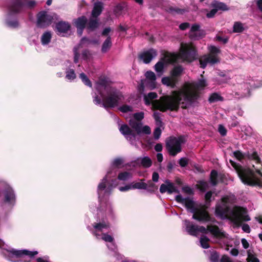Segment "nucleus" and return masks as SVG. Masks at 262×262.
Instances as JSON below:
<instances>
[{
  "mask_svg": "<svg viewBox=\"0 0 262 262\" xmlns=\"http://www.w3.org/2000/svg\"><path fill=\"white\" fill-rule=\"evenodd\" d=\"M208 85L206 79L202 74L196 81L186 83L179 90L172 91L174 97H170L165 102L166 107L171 110H178L181 106L188 108L193 106L199 97L198 91L203 90Z\"/></svg>",
  "mask_w": 262,
  "mask_h": 262,
  "instance_id": "nucleus-1",
  "label": "nucleus"
},
{
  "mask_svg": "<svg viewBox=\"0 0 262 262\" xmlns=\"http://www.w3.org/2000/svg\"><path fill=\"white\" fill-rule=\"evenodd\" d=\"M95 89L97 92L92 93L93 102L106 109L117 106L123 98L122 93L110 86L106 77L100 78L95 83Z\"/></svg>",
  "mask_w": 262,
  "mask_h": 262,
  "instance_id": "nucleus-2",
  "label": "nucleus"
},
{
  "mask_svg": "<svg viewBox=\"0 0 262 262\" xmlns=\"http://www.w3.org/2000/svg\"><path fill=\"white\" fill-rule=\"evenodd\" d=\"M229 197L222 198L221 202L218 203L215 207V215L221 219H228L236 225H239L243 221H249L251 220L247 214L246 208L239 206H234L230 209L228 205Z\"/></svg>",
  "mask_w": 262,
  "mask_h": 262,
  "instance_id": "nucleus-3",
  "label": "nucleus"
},
{
  "mask_svg": "<svg viewBox=\"0 0 262 262\" xmlns=\"http://www.w3.org/2000/svg\"><path fill=\"white\" fill-rule=\"evenodd\" d=\"M7 7L8 13L5 19L6 25L11 28H17L19 22L16 16V14L24 13L34 8L36 2L29 0H9Z\"/></svg>",
  "mask_w": 262,
  "mask_h": 262,
  "instance_id": "nucleus-4",
  "label": "nucleus"
},
{
  "mask_svg": "<svg viewBox=\"0 0 262 262\" xmlns=\"http://www.w3.org/2000/svg\"><path fill=\"white\" fill-rule=\"evenodd\" d=\"M124 162V159L121 157L114 158L111 161L110 167L105 176L98 185L97 193L99 198L103 195H108L111 193L113 188L115 187L113 184L116 182V180L113 178L116 177L117 169L121 168Z\"/></svg>",
  "mask_w": 262,
  "mask_h": 262,
  "instance_id": "nucleus-5",
  "label": "nucleus"
},
{
  "mask_svg": "<svg viewBox=\"0 0 262 262\" xmlns=\"http://www.w3.org/2000/svg\"><path fill=\"white\" fill-rule=\"evenodd\" d=\"M232 165L235 168L239 178L242 182L245 185L250 186H257L262 187V173L260 172L258 166H253L256 170V172L253 170L244 168L242 167H238L236 164L230 160Z\"/></svg>",
  "mask_w": 262,
  "mask_h": 262,
  "instance_id": "nucleus-6",
  "label": "nucleus"
},
{
  "mask_svg": "<svg viewBox=\"0 0 262 262\" xmlns=\"http://www.w3.org/2000/svg\"><path fill=\"white\" fill-rule=\"evenodd\" d=\"M184 222L186 231L191 235L197 236L198 232L207 233L209 231L216 237H221L224 236V234L221 232L216 226L209 225L206 228L204 226L195 225L188 220H185Z\"/></svg>",
  "mask_w": 262,
  "mask_h": 262,
  "instance_id": "nucleus-7",
  "label": "nucleus"
},
{
  "mask_svg": "<svg viewBox=\"0 0 262 262\" xmlns=\"http://www.w3.org/2000/svg\"><path fill=\"white\" fill-rule=\"evenodd\" d=\"M109 227V223L106 219L102 218L101 220H97V222L94 223L93 227L88 226L87 229L97 239H101L107 244L114 240V238L111 235L104 233L108 230Z\"/></svg>",
  "mask_w": 262,
  "mask_h": 262,
  "instance_id": "nucleus-8",
  "label": "nucleus"
},
{
  "mask_svg": "<svg viewBox=\"0 0 262 262\" xmlns=\"http://www.w3.org/2000/svg\"><path fill=\"white\" fill-rule=\"evenodd\" d=\"M183 205H185L189 211L193 213L192 219L202 222H206L210 220V216L206 210H199L197 211H195L193 201L188 198H187Z\"/></svg>",
  "mask_w": 262,
  "mask_h": 262,
  "instance_id": "nucleus-9",
  "label": "nucleus"
},
{
  "mask_svg": "<svg viewBox=\"0 0 262 262\" xmlns=\"http://www.w3.org/2000/svg\"><path fill=\"white\" fill-rule=\"evenodd\" d=\"M184 143L183 137H170L166 141V148L170 155L175 156L181 151L182 145Z\"/></svg>",
  "mask_w": 262,
  "mask_h": 262,
  "instance_id": "nucleus-10",
  "label": "nucleus"
},
{
  "mask_svg": "<svg viewBox=\"0 0 262 262\" xmlns=\"http://www.w3.org/2000/svg\"><path fill=\"white\" fill-rule=\"evenodd\" d=\"M158 95L155 92H150L147 95L144 96V101L145 104L146 105H150L152 104V107L154 109L159 110L162 112H165L167 110H170L169 108H165L163 110L164 107H166L165 102L170 97H174V96L172 94V96H167L163 101L161 102L159 100H153L154 99L157 98Z\"/></svg>",
  "mask_w": 262,
  "mask_h": 262,
  "instance_id": "nucleus-11",
  "label": "nucleus"
},
{
  "mask_svg": "<svg viewBox=\"0 0 262 262\" xmlns=\"http://www.w3.org/2000/svg\"><path fill=\"white\" fill-rule=\"evenodd\" d=\"M2 202L8 208L12 209L16 203V194L14 189L9 184L5 185L2 190Z\"/></svg>",
  "mask_w": 262,
  "mask_h": 262,
  "instance_id": "nucleus-12",
  "label": "nucleus"
},
{
  "mask_svg": "<svg viewBox=\"0 0 262 262\" xmlns=\"http://www.w3.org/2000/svg\"><path fill=\"white\" fill-rule=\"evenodd\" d=\"M209 54L204 55L200 59V67L205 69L207 64L213 65L219 62L217 55L220 53V50L215 46H211L208 47Z\"/></svg>",
  "mask_w": 262,
  "mask_h": 262,
  "instance_id": "nucleus-13",
  "label": "nucleus"
},
{
  "mask_svg": "<svg viewBox=\"0 0 262 262\" xmlns=\"http://www.w3.org/2000/svg\"><path fill=\"white\" fill-rule=\"evenodd\" d=\"M179 56L184 61L191 62L196 58L195 49L192 45L181 43Z\"/></svg>",
  "mask_w": 262,
  "mask_h": 262,
  "instance_id": "nucleus-14",
  "label": "nucleus"
},
{
  "mask_svg": "<svg viewBox=\"0 0 262 262\" xmlns=\"http://www.w3.org/2000/svg\"><path fill=\"white\" fill-rule=\"evenodd\" d=\"M110 194L111 193L108 195H103L101 198H99V196H98V199L101 204V208H97L98 215L100 216L103 213H104L105 216L111 219L114 217V215L112 205L110 202L107 201V199ZM98 195H99L98 194Z\"/></svg>",
  "mask_w": 262,
  "mask_h": 262,
  "instance_id": "nucleus-15",
  "label": "nucleus"
},
{
  "mask_svg": "<svg viewBox=\"0 0 262 262\" xmlns=\"http://www.w3.org/2000/svg\"><path fill=\"white\" fill-rule=\"evenodd\" d=\"M233 155L237 159L241 161L244 158L245 156L246 155V154L243 153L239 150H236L233 152ZM247 155H248V159L253 160L256 164L261 165V159L258 156L257 152H248L247 154Z\"/></svg>",
  "mask_w": 262,
  "mask_h": 262,
  "instance_id": "nucleus-16",
  "label": "nucleus"
},
{
  "mask_svg": "<svg viewBox=\"0 0 262 262\" xmlns=\"http://www.w3.org/2000/svg\"><path fill=\"white\" fill-rule=\"evenodd\" d=\"M53 20V17L46 11L40 12L37 15V26L39 28H44L50 25Z\"/></svg>",
  "mask_w": 262,
  "mask_h": 262,
  "instance_id": "nucleus-17",
  "label": "nucleus"
},
{
  "mask_svg": "<svg viewBox=\"0 0 262 262\" xmlns=\"http://www.w3.org/2000/svg\"><path fill=\"white\" fill-rule=\"evenodd\" d=\"M200 25L198 24H194L192 25L189 32V36L191 39L198 40L205 36L204 30H200Z\"/></svg>",
  "mask_w": 262,
  "mask_h": 262,
  "instance_id": "nucleus-18",
  "label": "nucleus"
},
{
  "mask_svg": "<svg viewBox=\"0 0 262 262\" xmlns=\"http://www.w3.org/2000/svg\"><path fill=\"white\" fill-rule=\"evenodd\" d=\"M7 252L9 255L15 256L17 257H20L23 256H28L29 257L32 258L38 253L37 251H30L27 250H18L14 249L7 250Z\"/></svg>",
  "mask_w": 262,
  "mask_h": 262,
  "instance_id": "nucleus-19",
  "label": "nucleus"
},
{
  "mask_svg": "<svg viewBox=\"0 0 262 262\" xmlns=\"http://www.w3.org/2000/svg\"><path fill=\"white\" fill-rule=\"evenodd\" d=\"M157 55V51L154 49H150L141 53L139 55V57L143 60L144 63L147 64L155 58Z\"/></svg>",
  "mask_w": 262,
  "mask_h": 262,
  "instance_id": "nucleus-20",
  "label": "nucleus"
},
{
  "mask_svg": "<svg viewBox=\"0 0 262 262\" xmlns=\"http://www.w3.org/2000/svg\"><path fill=\"white\" fill-rule=\"evenodd\" d=\"M87 23L88 19L84 16L79 17L73 20V23L77 28V33L79 36L82 35Z\"/></svg>",
  "mask_w": 262,
  "mask_h": 262,
  "instance_id": "nucleus-21",
  "label": "nucleus"
},
{
  "mask_svg": "<svg viewBox=\"0 0 262 262\" xmlns=\"http://www.w3.org/2000/svg\"><path fill=\"white\" fill-rule=\"evenodd\" d=\"M92 43V39H90L85 37H82L80 41L79 45L75 47L73 49V52H74V61L75 63H77L79 61V54L78 52V49L79 48V46L81 45H85L86 46L91 45Z\"/></svg>",
  "mask_w": 262,
  "mask_h": 262,
  "instance_id": "nucleus-22",
  "label": "nucleus"
},
{
  "mask_svg": "<svg viewBox=\"0 0 262 262\" xmlns=\"http://www.w3.org/2000/svg\"><path fill=\"white\" fill-rule=\"evenodd\" d=\"M134 162L137 165H141L144 168H149L152 165V161L151 159L147 156L144 157H138L134 161Z\"/></svg>",
  "mask_w": 262,
  "mask_h": 262,
  "instance_id": "nucleus-23",
  "label": "nucleus"
},
{
  "mask_svg": "<svg viewBox=\"0 0 262 262\" xmlns=\"http://www.w3.org/2000/svg\"><path fill=\"white\" fill-rule=\"evenodd\" d=\"M104 9V4L101 2H96L94 4V7L91 13V17L97 18L102 13Z\"/></svg>",
  "mask_w": 262,
  "mask_h": 262,
  "instance_id": "nucleus-24",
  "label": "nucleus"
},
{
  "mask_svg": "<svg viewBox=\"0 0 262 262\" xmlns=\"http://www.w3.org/2000/svg\"><path fill=\"white\" fill-rule=\"evenodd\" d=\"M52 38V33L50 31H45L40 36V40L43 47L49 46Z\"/></svg>",
  "mask_w": 262,
  "mask_h": 262,
  "instance_id": "nucleus-25",
  "label": "nucleus"
},
{
  "mask_svg": "<svg viewBox=\"0 0 262 262\" xmlns=\"http://www.w3.org/2000/svg\"><path fill=\"white\" fill-rule=\"evenodd\" d=\"M70 28V24L66 21H59L56 25V28L59 33H67Z\"/></svg>",
  "mask_w": 262,
  "mask_h": 262,
  "instance_id": "nucleus-26",
  "label": "nucleus"
},
{
  "mask_svg": "<svg viewBox=\"0 0 262 262\" xmlns=\"http://www.w3.org/2000/svg\"><path fill=\"white\" fill-rule=\"evenodd\" d=\"M162 83L171 89H174L178 82V79L174 77H164L162 78Z\"/></svg>",
  "mask_w": 262,
  "mask_h": 262,
  "instance_id": "nucleus-27",
  "label": "nucleus"
},
{
  "mask_svg": "<svg viewBox=\"0 0 262 262\" xmlns=\"http://www.w3.org/2000/svg\"><path fill=\"white\" fill-rule=\"evenodd\" d=\"M99 26V20L97 18L92 17L90 18L87 24L86 29L89 32L93 31Z\"/></svg>",
  "mask_w": 262,
  "mask_h": 262,
  "instance_id": "nucleus-28",
  "label": "nucleus"
},
{
  "mask_svg": "<svg viewBox=\"0 0 262 262\" xmlns=\"http://www.w3.org/2000/svg\"><path fill=\"white\" fill-rule=\"evenodd\" d=\"M211 7L214 9H216L217 12L219 10L226 11L229 9L227 6L224 3L216 1H214L212 2Z\"/></svg>",
  "mask_w": 262,
  "mask_h": 262,
  "instance_id": "nucleus-29",
  "label": "nucleus"
},
{
  "mask_svg": "<svg viewBox=\"0 0 262 262\" xmlns=\"http://www.w3.org/2000/svg\"><path fill=\"white\" fill-rule=\"evenodd\" d=\"M76 78V75L74 69L72 66L66 70V78L70 81H73Z\"/></svg>",
  "mask_w": 262,
  "mask_h": 262,
  "instance_id": "nucleus-30",
  "label": "nucleus"
},
{
  "mask_svg": "<svg viewBox=\"0 0 262 262\" xmlns=\"http://www.w3.org/2000/svg\"><path fill=\"white\" fill-rule=\"evenodd\" d=\"M112 45L111 37L108 36L102 44L101 48L102 52H106L111 48Z\"/></svg>",
  "mask_w": 262,
  "mask_h": 262,
  "instance_id": "nucleus-31",
  "label": "nucleus"
},
{
  "mask_svg": "<svg viewBox=\"0 0 262 262\" xmlns=\"http://www.w3.org/2000/svg\"><path fill=\"white\" fill-rule=\"evenodd\" d=\"M164 62L163 61H158L155 66V70L159 75H162L164 71Z\"/></svg>",
  "mask_w": 262,
  "mask_h": 262,
  "instance_id": "nucleus-32",
  "label": "nucleus"
},
{
  "mask_svg": "<svg viewBox=\"0 0 262 262\" xmlns=\"http://www.w3.org/2000/svg\"><path fill=\"white\" fill-rule=\"evenodd\" d=\"M209 241V239L208 237H207L205 235H202L200 237L199 242L200 243L201 246L202 248H203L204 249H207L209 247V243H208Z\"/></svg>",
  "mask_w": 262,
  "mask_h": 262,
  "instance_id": "nucleus-33",
  "label": "nucleus"
},
{
  "mask_svg": "<svg viewBox=\"0 0 262 262\" xmlns=\"http://www.w3.org/2000/svg\"><path fill=\"white\" fill-rule=\"evenodd\" d=\"M132 177V174L130 172L124 171L120 172L118 176V179L120 181H127Z\"/></svg>",
  "mask_w": 262,
  "mask_h": 262,
  "instance_id": "nucleus-34",
  "label": "nucleus"
},
{
  "mask_svg": "<svg viewBox=\"0 0 262 262\" xmlns=\"http://www.w3.org/2000/svg\"><path fill=\"white\" fill-rule=\"evenodd\" d=\"M79 78L82 80V82L86 86L92 88V84L88 76L83 73H81L79 75Z\"/></svg>",
  "mask_w": 262,
  "mask_h": 262,
  "instance_id": "nucleus-35",
  "label": "nucleus"
},
{
  "mask_svg": "<svg viewBox=\"0 0 262 262\" xmlns=\"http://www.w3.org/2000/svg\"><path fill=\"white\" fill-rule=\"evenodd\" d=\"M244 30L243 24L239 21L234 23L233 31L235 33H241Z\"/></svg>",
  "mask_w": 262,
  "mask_h": 262,
  "instance_id": "nucleus-36",
  "label": "nucleus"
},
{
  "mask_svg": "<svg viewBox=\"0 0 262 262\" xmlns=\"http://www.w3.org/2000/svg\"><path fill=\"white\" fill-rule=\"evenodd\" d=\"M223 100V98L220 94L216 93L212 94L209 98V101L210 103Z\"/></svg>",
  "mask_w": 262,
  "mask_h": 262,
  "instance_id": "nucleus-37",
  "label": "nucleus"
},
{
  "mask_svg": "<svg viewBox=\"0 0 262 262\" xmlns=\"http://www.w3.org/2000/svg\"><path fill=\"white\" fill-rule=\"evenodd\" d=\"M217 172L215 170H212L210 173V180L211 184L215 186L217 183Z\"/></svg>",
  "mask_w": 262,
  "mask_h": 262,
  "instance_id": "nucleus-38",
  "label": "nucleus"
},
{
  "mask_svg": "<svg viewBox=\"0 0 262 262\" xmlns=\"http://www.w3.org/2000/svg\"><path fill=\"white\" fill-rule=\"evenodd\" d=\"M183 71V69L181 66L175 67L171 72L172 77L176 78L179 76Z\"/></svg>",
  "mask_w": 262,
  "mask_h": 262,
  "instance_id": "nucleus-39",
  "label": "nucleus"
},
{
  "mask_svg": "<svg viewBox=\"0 0 262 262\" xmlns=\"http://www.w3.org/2000/svg\"><path fill=\"white\" fill-rule=\"evenodd\" d=\"M119 129L120 133L125 137L126 135H128V134L130 133V132L132 131L129 127L126 124L121 125Z\"/></svg>",
  "mask_w": 262,
  "mask_h": 262,
  "instance_id": "nucleus-40",
  "label": "nucleus"
},
{
  "mask_svg": "<svg viewBox=\"0 0 262 262\" xmlns=\"http://www.w3.org/2000/svg\"><path fill=\"white\" fill-rule=\"evenodd\" d=\"M107 248L112 251L114 252L115 254L116 255V258L118 257V255H120V254L117 253V247L116 244H115L114 241L113 242H111L106 244Z\"/></svg>",
  "mask_w": 262,
  "mask_h": 262,
  "instance_id": "nucleus-41",
  "label": "nucleus"
},
{
  "mask_svg": "<svg viewBox=\"0 0 262 262\" xmlns=\"http://www.w3.org/2000/svg\"><path fill=\"white\" fill-rule=\"evenodd\" d=\"M132 186V189H146L147 185L144 182H136Z\"/></svg>",
  "mask_w": 262,
  "mask_h": 262,
  "instance_id": "nucleus-42",
  "label": "nucleus"
},
{
  "mask_svg": "<svg viewBox=\"0 0 262 262\" xmlns=\"http://www.w3.org/2000/svg\"><path fill=\"white\" fill-rule=\"evenodd\" d=\"M166 183H167V193L168 194H171L173 192H178L177 189L175 186L172 183H170L168 181H166Z\"/></svg>",
  "mask_w": 262,
  "mask_h": 262,
  "instance_id": "nucleus-43",
  "label": "nucleus"
},
{
  "mask_svg": "<svg viewBox=\"0 0 262 262\" xmlns=\"http://www.w3.org/2000/svg\"><path fill=\"white\" fill-rule=\"evenodd\" d=\"M129 124L132 128L135 129V130L137 132V133L138 134H140V131L142 125L141 123L135 121H130L129 122Z\"/></svg>",
  "mask_w": 262,
  "mask_h": 262,
  "instance_id": "nucleus-44",
  "label": "nucleus"
},
{
  "mask_svg": "<svg viewBox=\"0 0 262 262\" xmlns=\"http://www.w3.org/2000/svg\"><path fill=\"white\" fill-rule=\"evenodd\" d=\"M124 9V6L122 4H118L115 7L114 12L116 16H119L122 14V11Z\"/></svg>",
  "mask_w": 262,
  "mask_h": 262,
  "instance_id": "nucleus-45",
  "label": "nucleus"
},
{
  "mask_svg": "<svg viewBox=\"0 0 262 262\" xmlns=\"http://www.w3.org/2000/svg\"><path fill=\"white\" fill-rule=\"evenodd\" d=\"M145 76L146 78L150 80L151 82H154L156 80V77L155 74L152 71H147L146 72Z\"/></svg>",
  "mask_w": 262,
  "mask_h": 262,
  "instance_id": "nucleus-46",
  "label": "nucleus"
},
{
  "mask_svg": "<svg viewBox=\"0 0 262 262\" xmlns=\"http://www.w3.org/2000/svg\"><path fill=\"white\" fill-rule=\"evenodd\" d=\"M168 12L172 14H182L184 12L183 9H181L176 7H170L168 9Z\"/></svg>",
  "mask_w": 262,
  "mask_h": 262,
  "instance_id": "nucleus-47",
  "label": "nucleus"
},
{
  "mask_svg": "<svg viewBox=\"0 0 262 262\" xmlns=\"http://www.w3.org/2000/svg\"><path fill=\"white\" fill-rule=\"evenodd\" d=\"M219 254L216 251L211 252L210 257V260L211 262H219Z\"/></svg>",
  "mask_w": 262,
  "mask_h": 262,
  "instance_id": "nucleus-48",
  "label": "nucleus"
},
{
  "mask_svg": "<svg viewBox=\"0 0 262 262\" xmlns=\"http://www.w3.org/2000/svg\"><path fill=\"white\" fill-rule=\"evenodd\" d=\"M119 110L122 113L130 112L133 110V107L128 105H123L120 106Z\"/></svg>",
  "mask_w": 262,
  "mask_h": 262,
  "instance_id": "nucleus-49",
  "label": "nucleus"
},
{
  "mask_svg": "<svg viewBox=\"0 0 262 262\" xmlns=\"http://www.w3.org/2000/svg\"><path fill=\"white\" fill-rule=\"evenodd\" d=\"M254 3H255L259 10L262 12V0H254L253 2H249L248 6H252Z\"/></svg>",
  "mask_w": 262,
  "mask_h": 262,
  "instance_id": "nucleus-50",
  "label": "nucleus"
},
{
  "mask_svg": "<svg viewBox=\"0 0 262 262\" xmlns=\"http://www.w3.org/2000/svg\"><path fill=\"white\" fill-rule=\"evenodd\" d=\"M143 133L146 135H149L151 134V129L149 126L147 125H145L144 126H142L141 125L140 134Z\"/></svg>",
  "mask_w": 262,
  "mask_h": 262,
  "instance_id": "nucleus-51",
  "label": "nucleus"
},
{
  "mask_svg": "<svg viewBox=\"0 0 262 262\" xmlns=\"http://www.w3.org/2000/svg\"><path fill=\"white\" fill-rule=\"evenodd\" d=\"M161 135V130L160 127H158L155 128L154 132V137L155 140H158Z\"/></svg>",
  "mask_w": 262,
  "mask_h": 262,
  "instance_id": "nucleus-52",
  "label": "nucleus"
},
{
  "mask_svg": "<svg viewBox=\"0 0 262 262\" xmlns=\"http://www.w3.org/2000/svg\"><path fill=\"white\" fill-rule=\"evenodd\" d=\"M248 259L250 262H259V260L249 251H248Z\"/></svg>",
  "mask_w": 262,
  "mask_h": 262,
  "instance_id": "nucleus-53",
  "label": "nucleus"
},
{
  "mask_svg": "<svg viewBox=\"0 0 262 262\" xmlns=\"http://www.w3.org/2000/svg\"><path fill=\"white\" fill-rule=\"evenodd\" d=\"M136 135L132 133V132H130V133L128 134V135H126L125 136V138L128 141H129L131 143V144H133V141L135 140L136 139Z\"/></svg>",
  "mask_w": 262,
  "mask_h": 262,
  "instance_id": "nucleus-54",
  "label": "nucleus"
},
{
  "mask_svg": "<svg viewBox=\"0 0 262 262\" xmlns=\"http://www.w3.org/2000/svg\"><path fill=\"white\" fill-rule=\"evenodd\" d=\"M144 115V113L141 112L135 113L134 114V117L136 120H137L138 121H140L142 119H143Z\"/></svg>",
  "mask_w": 262,
  "mask_h": 262,
  "instance_id": "nucleus-55",
  "label": "nucleus"
},
{
  "mask_svg": "<svg viewBox=\"0 0 262 262\" xmlns=\"http://www.w3.org/2000/svg\"><path fill=\"white\" fill-rule=\"evenodd\" d=\"M218 131L222 136H225L227 134V130L226 128L222 124H220L219 125Z\"/></svg>",
  "mask_w": 262,
  "mask_h": 262,
  "instance_id": "nucleus-56",
  "label": "nucleus"
},
{
  "mask_svg": "<svg viewBox=\"0 0 262 262\" xmlns=\"http://www.w3.org/2000/svg\"><path fill=\"white\" fill-rule=\"evenodd\" d=\"M187 199V198H184L180 194L177 195L175 197L176 201L177 202L181 203L182 204H183L184 203H185Z\"/></svg>",
  "mask_w": 262,
  "mask_h": 262,
  "instance_id": "nucleus-57",
  "label": "nucleus"
},
{
  "mask_svg": "<svg viewBox=\"0 0 262 262\" xmlns=\"http://www.w3.org/2000/svg\"><path fill=\"white\" fill-rule=\"evenodd\" d=\"M188 160L185 158H180V159L179 160V163L180 165L182 167H184L186 166L188 164Z\"/></svg>",
  "mask_w": 262,
  "mask_h": 262,
  "instance_id": "nucleus-58",
  "label": "nucleus"
},
{
  "mask_svg": "<svg viewBox=\"0 0 262 262\" xmlns=\"http://www.w3.org/2000/svg\"><path fill=\"white\" fill-rule=\"evenodd\" d=\"M119 191L123 192L132 189V186L129 185H126L124 186L119 187L118 188Z\"/></svg>",
  "mask_w": 262,
  "mask_h": 262,
  "instance_id": "nucleus-59",
  "label": "nucleus"
},
{
  "mask_svg": "<svg viewBox=\"0 0 262 262\" xmlns=\"http://www.w3.org/2000/svg\"><path fill=\"white\" fill-rule=\"evenodd\" d=\"M90 55V52L88 50L83 51L82 53V58L84 60H86L89 58Z\"/></svg>",
  "mask_w": 262,
  "mask_h": 262,
  "instance_id": "nucleus-60",
  "label": "nucleus"
},
{
  "mask_svg": "<svg viewBox=\"0 0 262 262\" xmlns=\"http://www.w3.org/2000/svg\"><path fill=\"white\" fill-rule=\"evenodd\" d=\"M216 12V9H214L213 8V9L210 12L207 13L206 16L208 18H212L214 17Z\"/></svg>",
  "mask_w": 262,
  "mask_h": 262,
  "instance_id": "nucleus-61",
  "label": "nucleus"
},
{
  "mask_svg": "<svg viewBox=\"0 0 262 262\" xmlns=\"http://www.w3.org/2000/svg\"><path fill=\"white\" fill-rule=\"evenodd\" d=\"M161 114L159 112H155L153 114V117L155 119L156 122H161V118H160Z\"/></svg>",
  "mask_w": 262,
  "mask_h": 262,
  "instance_id": "nucleus-62",
  "label": "nucleus"
},
{
  "mask_svg": "<svg viewBox=\"0 0 262 262\" xmlns=\"http://www.w3.org/2000/svg\"><path fill=\"white\" fill-rule=\"evenodd\" d=\"M160 192L161 193H164L167 192V183L166 184H162L160 187Z\"/></svg>",
  "mask_w": 262,
  "mask_h": 262,
  "instance_id": "nucleus-63",
  "label": "nucleus"
},
{
  "mask_svg": "<svg viewBox=\"0 0 262 262\" xmlns=\"http://www.w3.org/2000/svg\"><path fill=\"white\" fill-rule=\"evenodd\" d=\"M219 262H232V261L229 256L224 255L222 257Z\"/></svg>",
  "mask_w": 262,
  "mask_h": 262,
  "instance_id": "nucleus-64",
  "label": "nucleus"
}]
</instances>
